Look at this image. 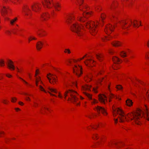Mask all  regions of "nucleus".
Wrapping results in <instances>:
<instances>
[{"instance_id":"603ef678","label":"nucleus","mask_w":149,"mask_h":149,"mask_svg":"<svg viewBox=\"0 0 149 149\" xmlns=\"http://www.w3.org/2000/svg\"><path fill=\"white\" fill-rule=\"evenodd\" d=\"M37 80V81L39 82V81H40V78H38L37 77L36 78V80Z\"/></svg>"},{"instance_id":"a19ab883","label":"nucleus","mask_w":149,"mask_h":149,"mask_svg":"<svg viewBox=\"0 0 149 149\" xmlns=\"http://www.w3.org/2000/svg\"><path fill=\"white\" fill-rule=\"evenodd\" d=\"M92 76L91 75H90L88 76V78L89 79L88 81H90L91 80Z\"/></svg>"},{"instance_id":"3c124183","label":"nucleus","mask_w":149,"mask_h":149,"mask_svg":"<svg viewBox=\"0 0 149 149\" xmlns=\"http://www.w3.org/2000/svg\"><path fill=\"white\" fill-rule=\"evenodd\" d=\"M48 93H49L50 94V95H52V96H55L56 97V95H54V94H52L51 93H50V91H48Z\"/></svg>"},{"instance_id":"dca6fc26","label":"nucleus","mask_w":149,"mask_h":149,"mask_svg":"<svg viewBox=\"0 0 149 149\" xmlns=\"http://www.w3.org/2000/svg\"><path fill=\"white\" fill-rule=\"evenodd\" d=\"M94 61L92 60V59H87L85 61H84V63L86 65H89L90 66H92V65H91L92 64Z\"/></svg>"},{"instance_id":"4c0bfd02","label":"nucleus","mask_w":149,"mask_h":149,"mask_svg":"<svg viewBox=\"0 0 149 149\" xmlns=\"http://www.w3.org/2000/svg\"><path fill=\"white\" fill-rule=\"evenodd\" d=\"M36 38L34 37H31L30 38H29L28 40L29 41H30L32 40H36Z\"/></svg>"},{"instance_id":"393cba45","label":"nucleus","mask_w":149,"mask_h":149,"mask_svg":"<svg viewBox=\"0 0 149 149\" xmlns=\"http://www.w3.org/2000/svg\"><path fill=\"white\" fill-rule=\"evenodd\" d=\"M112 60L114 63H117L120 61L119 59L116 57H113Z\"/></svg>"},{"instance_id":"49530a36","label":"nucleus","mask_w":149,"mask_h":149,"mask_svg":"<svg viewBox=\"0 0 149 149\" xmlns=\"http://www.w3.org/2000/svg\"><path fill=\"white\" fill-rule=\"evenodd\" d=\"M86 56V55H85V56H84L82 58H80V59H78V61H80L81 60H82V59H83Z\"/></svg>"},{"instance_id":"ea45409f","label":"nucleus","mask_w":149,"mask_h":149,"mask_svg":"<svg viewBox=\"0 0 149 149\" xmlns=\"http://www.w3.org/2000/svg\"><path fill=\"white\" fill-rule=\"evenodd\" d=\"M113 96V94L110 93L109 96V99H110V98H111ZM109 102H111V100H110V99H109Z\"/></svg>"},{"instance_id":"412c9836","label":"nucleus","mask_w":149,"mask_h":149,"mask_svg":"<svg viewBox=\"0 0 149 149\" xmlns=\"http://www.w3.org/2000/svg\"><path fill=\"white\" fill-rule=\"evenodd\" d=\"M145 113L146 115L147 119L149 121V110L146 106L145 107Z\"/></svg>"},{"instance_id":"7ed1b4c3","label":"nucleus","mask_w":149,"mask_h":149,"mask_svg":"<svg viewBox=\"0 0 149 149\" xmlns=\"http://www.w3.org/2000/svg\"><path fill=\"white\" fill-rule=\"evenodd\" d=\"M77 93L75 91L72 90H68L65 91L64 93L65 98L67 97H68V100H71L74 104H76L77 105L79 104V102H77L79 100L77 96Z\"/></svg>"},{"instance_id":"423d86ee","label":"nucleus","mask_w":149,"mask_h":149,"mask_svg":"<svg viewBox=\"0 0 149 149\" xmlns=\"http://www.w3.org/2000/svg\"><path fill=\"white\" fill-rule=\"evenodd\" d=\"M54 76H55V75L52 74L50 73H49L47 75V78L49 81V82L53 84H56L57 81L56 79L54 77H53Z\"/></svg>"},{"instance_id":"774afa93","label":"nucleus","mask_w":149,"mask_h":149,"mask_svg":"<svg viewBox=\"0 0 149 149\" xmlns=\"http://www.w3.org/2000/svg\"><path fill=\"white\" fill-rule=\"evenodd\" d=\"M17 71L18 72H19V70L17 68Z\"/></svg>"},{"instance_id":"bb28decb","label":"nucleus","mask_w":149,"mask_h":149,"mask_svg":"<svg viewBox=\"0 0 149 149\" xmlns=\"http://www.w3.org/2000/svg\"><path fill=\"white\" fill-rule=\"evenodd\" d=\"M48 90L51 92L54 93H57V91L56 89L53 88H50L49 87H48Z\"/></svg>"},{"instance_id":"f8f14e48","label":"nucleus","mask_w":149,"mask_h":149,"mask_svg":"<svg viewBox=\"0 0 149 149\" xmlns=\"http://www.w3.org/2000/svg\"><path fill=\"white\" fill-rule=\"evenodd\" d=\"M42 3L44 7L48 8H51L49 6L51 5V3L49 0H44L42 1Z\"/></svg>"},{"instance_id":"bf43d9fd","label":"nucleus","mask_w":149,"mask_h":149,"mask_svg":"<svg viewBox=\"0 0 149 149\" xmlns=\"http://www.w3.org/2000/svg\"><path fill=\"white\" fill-rule=\"evenodd\" d=\"M79 9H80V10H82L83 11H85L84 10H83V8H81V7H80L79 8Z\"/></svg>"},{"instance_id":"4468645a","label":"nucleus","mask_w":149,"mask_h":149,"mask_svg":"<svg viewBox=\"0 0 149 149\" xmlns=\"http://www.w3.org/2000/svg\"><path fill=\"white\" fill-rule=\"evenodd\" d=\"M7 64L8 67L10 69H15V66L13 64V62L11 61L10 60H8L7 63Z\"/></svg>"},{"instance_id":"9b49d317","label":"nucleus","mask_w":149,"mask_h":149,"mask_svg":"<svg viewBox=\"0 0 149 149\" xmlns=\"http://www.w3.org/2000/svg\"><path fill=\"white\" fill-rule=\"evenodd\" d=\"M98 97L99 100L102 103L105 104V101H107V97L104 95H99Z\"/></svg>"},{"instance_id":"052dcab7","label":"nucleus","mask_w":149,"mask_h":149,"mask_svg":"<svg viewBox=\"0 0 149 149\" xmlns=\"http://www.w3.org/2000/svg\"><path fill=\"white\" fill-rule=\"evenodd\" d=\"M147 44L148 47H149V40L148 41Z\"/></svg>"},{"instance_id":"a878e982","label":"nucleus","mask_w":149,"mask_h":149,"mask_svg":"<svg viewBox=\"0 0 149 149\" xmlns=\"http://www.w3.org/2000/svg\"><path fill=\"white\" fill-rule=\"evenodd\" d=\"M17 17H15L13 19L10 20V24L12 25H13L14 23L17 21Z\"/></svg>"},{"instance_id":"aec40b11","label":"nucleus","mask_w":149,"mask_h":149,"mask_svg":"<svg viewBox=\"0 0 149 149\" xmlns=\"http://www.w3.org/2000/svg\"><path fill=\"white\" fill-rule=\"evenodd\" d=\"M91 86H90L85 85L82 87V89L84 91H91Z\"/></svg>"},{"instance_id":"13d9d810","label":"nucleus","mask_w":149,"mask_h":149,"mask_svg":"<svg viewBox=\"0 0 149 149\" xmlns=\"http://www.w3.org/2000/svg\"><path fill=\"white\" fill-rule=\"evenodd\" d=\"M15 109L16 111L20 110V109H19V108H15Z\"/></svg>"},{"instance_id":"69168bd1","label":"nucleus","mask_w":149,"mask_h":149,"mask_svg":"<svg viewBox=\"0 0 149 149\" xmlns=\"http://www.w3.org/2000/svg\"><path fill=\"white\" fill-rule=\"evenodd\" d=\"M74 85L75 86H77V83L76 82L74 83Z\"/></svg>"},{"instance_id":"6e6d98bb","label":"nucleus","mask_w":149,"mask_h":149,"mask_svg":"<svg viewBox=\"0 0 149 149\" xmlns=\"http://www.w3.org/2000/svg\"><path fill=\"white\" fill-rule=\"evenodd\" d=\"M114 121H115V123H117V121H118V119H114Z\"/></svg>"},{"instance_id":"680f3d73","label":"nucleus","mask_w":149,"mask_h":149,"mask_svg":"<svg viewBox=\"0 0 149 149\" xmlns=\"http://www.w3.org/2000/svg\"><path fill=\"white\" fill-rule=\"evenodd\" d=\"M38 81H37V80H36V85L37 86H38Z\"/></svg>"},{"instance_id":"7c9ffc66","label":"nucleus","mask_w":149,"mask_h":149,"mask_svg":"<svg viewBox=\"0 0 149 149\" xmlns=\"http://www.w3.org/2000/svg\"><path fill=\"white\" fill-rule=\"evenodd\" d=\"M5 64L4 61L3 60H0V65L4 66Z\"/></svg>"},{"instance_id":"864d4df0","label":"nucleus","mask_w":149,"mask_h":149,"mask_svg":"<svg viewBox=\"0 0 149 149\" xmlns=\"http://www.w3.org/2000/svg\"><path fill=\"white\" fill-rule=\"evenodd\" d=\"M59 93V95H58V97H59L61 98H62V96L61 95L60 93Z\"/></svg>"},{"instance_id":"20e7f679","label":"nucleus","mask_w":149,"mask_h":149,"mask_svg":"<svg viewBox=\"0 0 149 149\" xmlns=\"http://www.w3.org/2000/svg\"><path fill=\"white\" fill-rule=\"evenodd\" d=\"M94 109L99 114L100 113V112L104 116L107 115V114L105 109L102 107L97 106L94 108Z\"/></svg>"},{"instance_id":"72a5a7b5","label":"nucleus","mask_w":149,"mask_h":149,"mask_svg":"<svg viewBox=\"0 0 149 149\" xmlns=\"http://www.w3.org/2000/svg\"><path fill=\"white\" fill-rule=\"evenodd\" d=\"M65 53L68 52V54H70L71 53V52L70 51V50L69 49H65L64 51Z\"/></svg>"},{"instance_id":"0eeeda50","label":"nucleus","mask_w":149,"mask_h":149,"mask_svg":"<svg viewBox=\"0 0 149 149\" xmlns=\"http://www.w3.org/2000/svg\"><path fill=\"white\" fill-rule=\"evenodd\" d=\"M40 4L37 3L32 4L31 6V7L32 10L36 12L39 11L40 9Z\"/></svg>"},{"instance_id":"f03ea898","label":"nucleus","mask_w":149,"mask_h":149,"mask_svg":"<svg viewBox=\"0 0 149 149\" xmlns=\"http://www.w3.org/2000/svg\"><path fill=\"white\" fill-rule=\"evenodd\" d=\"M113 115L114 117L118 113L119 116L118 117L120 121L122 122L125 119L128 121V118L131 120H134L136 123L138 125L140 124V120L142 118L143 115L144 113L140 109H138L136 112L128 113L127 116L125 115L123 111L119 108L115 109L113 107Z\"/></svg>"},{"instance_id":"6ab92c4d","label":"nucleus","mask_w":149,"mask_h":149,"mask_svg":"<svg viewBox=\"0 0 149 149\" xmlns=\"http://www.w3.org/2000/svg\"><path fill=\"white\" fill-rule=\"evenodd\" d=\"M43 45V43L41 41H38L36 44V46L37 49L40 50L42 48Z\"/></svg>"},{"instance_id":"338daca9","label":"nucleus","mask_w":149,"mask_h":149,"mask_svg":"<svg viewBox=\"0 0 149 149\" xmlns=\"http://www.w3.org/2000/svg\"><path fill=\"white\" fill-rule=\"evenodd\" d=\"M128 61V60L127 59H125V62H127Z\"/></svg>"},{"instance_id":"de8ad7c7","label":"nucleus","mask_w":149,"mask_h":149,"mask_svg":"<svg viewBox=\"0 0 149 149\" xmlns=\"http://www.w3.org/2000/svg\"><path fill=\"white\" fill-rule=\"evenodd\" d=\"M33 103L35 104L34 105V106L35 107H37V106H38V104L37 103H36V102H33Z\"/></svg>"},{"instance_id":"2f4dec72","label":"nucleus","mask_w":149,"mask_h":149,"mask_svg":"<svg viewBox=\"0 0 149 149\" xmlns=\"http://www.w3.org/2000/svg\"><path fill=\"white\" fill-rule=\"evenodd\" d=\"M77 1L79 6L81 5L83 1V0H77Z\"/></svg>"},{"instance_id":"5fc2aeb1","label":"nucleus","mask_w":149,"mask_h":149,"mask_svg":"<svg viewBox=\"0 0 149 149\" xmlns=\"http://www.w3.org/2000/svg\"><path fill=\"white\" fill-rule=\"evenodd\" d=\"M38 70H36V74H35V76H36L37 74H38Z\"/></svg>"},{"instance_id":"0e129e2a","label":"nucleus","mask_w":149,"mask_h":149,"mask_svg":"<svg viewBox=\"0 0 149 149\" xmlns=\"http://www.w3.org/2000/svg\"><path fill=\"white\" fill-rule=\"evenodd\" d=\"M24 95H28L26 93H24Z\"/></svg>"},{"instance_id":"f704fd0d","label":"nucleus","mask_w":149,"mask_h":149,"mask_svg":"<svg viewBox=\"0 0 149 149\" xmlns=\"http://www.w3.org/2000/svg\"><path fill=\"white\" fill-rule=\"evenodd\" d=\"M116 88L117 89L120 90L122 88V87L120 85H118L116 86Z\"/></svg>"},{"instance_id":"37998d69","label":"nucleus","mask_w":149,"mask_h":149,"mask_svg":"<svg viewBox=\"0 0 149 149\" xmlns=\"http://www.w3.org/2000/svg\"><path fill=\"white\" fill-rule=\"evenodd\" d=\"M83 8H84V9H86V10H88V8L86 5H85V6H83Z\"/></svg>"},{"instance_id":"ddd939ff","label":"nucleus","mask_w":149,"mask_h":149,"mask_svg":"<svg viewBox=\"0 0 149 149\" xmlns=\"http://www.w3.org/2000/svg\"><path fill=\"white\" fill-rule=\"evenodd\" d=\"M23 11L24 12L25 15H29L31 12V10L27 6H24L23 8Z\"/></svg>"},{"instance_id":"79ce46f5","label":"nucleus","mask_w":149,"mask_h":149,"mask_svg":"<svg viewBox=\"0 0 149 149\" xmlns=\"http://www.w3.org/2000/svg\"><path fill=\"white\" fill-rule=\"evenodd\" d=\"M6 33L9 35H10L11 34V32L10 31L8 30L6 31Z\"/></svg>"},{"instance_id":"f3484780","label":"nucleus","mask_w":149,"mask_h":149,"mask_svg":"<svg viewBox=\"0 0 149 149\" xmlns=\"http://www.w3.org/2000/svg\"><path fill=\"white\" fill-rule=\"evenodd\" d=\"M130 22L132 24H133V26L134 27L138 28L139 27V24L137 20H134L133 22L131 19H130Z\"/></svg>"},{"instance_id":"c85d7f7f","label":"nucleus","mask_w":149,"mask_h":149,"mask_svg":"<svg viewBox=\"0 0 149 149\" xmlns=\"http://www.w3.org/2000/svg\"><path fill=\"white\" fill-rule=\"evenodd\" d=\"M92 138L94 139H97L98 138V137L97 134H94L93 135Z\"/></svg>"},{"instance_id":"5701e85b","label":"nucleus","mask_w":149,"mask_h":149,"mask_svg":"<svg viewBox=\"0 0 149 149\" xmlns=\"http://www.w3.org/2000/svg\"><path fill=\"white\" fill-rule=\"evenodd\" d=\"M126 104L127 105L130 107L132 105L133 102L130 99H127L126 101Z\"/></svg>"},{"instance_id":"6e6552de","label":"nucleus","mask_w":149,"mask_h":149,"mask_svg":"<svg viewBox=\"0 0 149 149\" xmlns=\"http://www.w3.org/2000/svg\"><path fill=\"white\" fill-rule=\"evenodd\" d=\"M114 27V26H112L111 24H109L106 26L104 31L107 33L110 34L113 31Z\"/></svg>"},{"instance_id":"f257e3e1","label":"nucleus","mask_w":149,"mask_h":149,"mask_svg":"<svg viewBox=\"0 0 149 149\" xmlns=\"http://www.w3.org/2000/svg\"><path fill=\"white\" fill-rule=\"evenodd\" d=\"M92 12H84L83 13L84 17H80L79 18L78 20L80 21L84 22L82 24H79L77 23L71 24L72 20L74 19V16L68 15L66 18V22L70 26L71 30L75 33L77 35L80 37L82 36L84 34L82 30L84 29L83 25L88 29L89 32L93 35H95L97 32V26L98 22L95 24L93 21H85L84 17L88 18L92 15Z\"/></svg>"},{"instance_id":"2eb2a0df","label":"nucleus","mask_w":149,"mask_h":149,"mask_svg":"<svg viewBox=\"0 0 149 149\" xmlns=\"http://www.w3.org/2000/svg\"><path fill=\"white\" fill-rule=\"evenodd\" d=\"M8 9V7L3 6L1 8V13L2 15H4L7 13Z\"/></svg>"},{"instance_id":"c756f323","label":"nucleus","mask_w":149,"mask_h":149,"mask_svg":"<svg viewBox=\"0 0 149 149\" xmlns=\"http://www.w3.org/2000/svg\"><path fill=\"white\" fill-rule=\"evenodd\" d=\"M120 54L122 57H125L126 56V53L123 51L121 52Z\"/></svg>"},{"instance_id":"a211bd4d","label":"nucleus","mask_w":149,"mask_h":149,"mask_svg":"<svg viewBox=\"0 0 149 149\" xmlns=\"http://www.w3.org/2000/svg\"><path fill=\"white\" fill-rule=\"evenodd\" d=\"M41 17L42 19L44 20H46L47 18L49 17V15L48 13H45L42 15H41Z\"/></svg>"},{"instance_id":"8fccbe9b","label":"nucleus","mask_w":149,"mask_h":149,"mask_svg":"<svg viewBox=\"0 0 149 149\" xmlns=\"http://www.w3.org/2000/svg\"><path fill=\"white\" fill-rule=\"evenodd\" d=\"M19 104L21 105H23L24 104L23 103L21 102H19Z\"/></svg>"},{"instance_id":"58836bf2","label":"nucleus","mask_w":149,"mask_h":149,"mask_svg":"<svg viewBox=\"0 0 149 149\" xmlns=\"http://www.w3.org/2000/svg\"><path fill=\"white\" fill-rule=\"evenodd\" d=\"M106 16V15L104 14L102 15L101 16V18L102 19V20H103L105 18Z\"/></svg>"},{"instance_id":"09e8293b","label":"nucleus","mask_w":149,"mask_h":149,"mask_svg":"<svg viewBox=\"0 0 149 149\" xmlns=\"http://www.w3.org/2000/svg\"><path fill=\"white\" fill-rule=\"evenodd\" d=\"M105 40H109V39L107 38V37H105V39H102V40L104 41H105Z\"/></svg>"},{"instance_id":"39448f33","label":"nucleus","mask_w":149,"mask_h":149,"mask_svg":"<svg viewBox=\"0 0 149 149\" xmlns=\"http://www.w3.org/2000/svg\"><path fill=\"white\" fill-rule=\"evenodd\" d=\"M81 67L80 66L75 65L74 67L73 68V72L75 73L78 76H79L82 74L81 71Z\"/></svg>"},{"instance_id":"a18cd8bd","label":"nucleus","mask_w":149,"mask_h":149,"mask_svg":"<svg viewBox=\"0 0 149 149\" xmlns=\"http://www.w3.org/2000/svg\"><path fill=\"white\" fill-rule=\"evenodd\" d=\"M25 98L26 100L27 101H28V100L30 101L31 100L30 98L29 97H25Z\"/></svg>"},{"instance_id":"1a4fd4ad","label":"nucleus","mask_w":149,"mask_h":149,"mask_svg":"<svg viewBox=\"0 0 149 149\" xmlns=\"http://www.w3.org/2000/svg\"><path fill=\"white\" fill-rule=\"evenodd\" d=\"M83 93L87 96L90 100H92L91 102L92 104H95V103H98V102L96 100L94 99H93L92 98V95H91L86 92H84Z\"/></svg>"},{"instance_id":"c03bdc74","label":"nucleus","mask_w":149,"mask_h":149,"mask_svg":"<svg viewBox=\"0 0 149 149\" xmlns=\"http://www.w3.org/2000/svg\"><path fill=\"white\" fill-rule=\"evenodd\" d=\"M19 79H21L22 81L24 82V83H25L26 84H28V83L27 82H26V81L24 80V79H22V78H21V77H19Z\"/></svg>"},{"instance_id":"cd10ccee","label":"nucleus","mask_w":149,"mask_h":149,"mask_svg":"<svg viewBox=\"0 0 149 149\" xmlns=\"http://www.w3.org/2000/svg\"><path fill=\"white\" fill-rule=\"evenodd\" d=\"M96 57L99 60L101 61L102 59V56L101 54H97Z\"/></svg>"},{"instance_id":"e2e57ef3","label":"nucleus","mask_w":149,"mask_h":149,"mask_svg":"<svg viewBox=\"0 0 149 149\" xmlns=\"http://www.w3.org/2000/svg\"><path fill=\"white\" fill-rule=\"evenodd\" d=\"M6 101L5 100H3V102L4 104H6V102H5Z\"/></svg>"},{"instance_id":"9d476101","label":"nucleus","mask_w":149,"mask_h":149,"mask_svg":"<svg viewBox=\"0 0 149 149\" xmlns=\"http://www.w3.org/2000/svg\"><path fill=\"white\" fill-rule=\"evenodd\" d=\"M129 22H130V23L129 24V25L128 26H125V25L127 24V23L125 22V20H123L121 22L120 21L119 22L120 24L121 27L123 29H125L128 28L130 26L131 24H132L133 25V24H132L130 22V20H129Z\"/></svg>"},{"instance_id":"4d7b16f0","label":"nucleus","mask_w":149,"mask_h":149,"mask_svg":"<svg viewBox=\"0 0 149 149\" xmlns=\"http://www.w3.org/2000/svg\"><path fill=\"white\" fill-rule=\"evenodd\" d=\"M6 76L8 77H11L12 76L10 75H8V74H6Z\"/></svg>"},{"instance_id":"c9c22d12","label":"nucleus","mask_w":149,"mask_h":149,"mask_svg":"<svg viewBox=\"0 0 149 149\" xmlns=\"http://www.w3.org/2000/svg\"><path fill=\"white\" fill-rule=\"evenodd\" d=\"M17 100V98L15 97H12V98L11 102H16Z\"/></svg>"},{"instance_id":"b1692460","label":"nucleus","mask_w":149,"mask_h":149,"mask_svg":"<svg viewBox=\"0 0 149 149\" xmlns=\"http://www.w3.org/2000/svg\"><path fill=\"white\" fill-rule=\"evenodd\" d=\"M56 10L59 11L61 7V5L58 3H57L53 6Z\"/></svg>"},{"instance_id":"e433bc0d","label":"nucleus","mask_w":149,"mask_h":149,"mask_svg":"<svg viewBox=\"0 0 149 149\" xmlns=\"http://www.w3.org/2000/svg\"><path fill=\"white\" fill-rule=\"evenodd\" d=\"M92 90L95 93H97V88H92Z\"/></svg>"},{"instance_id":"4be33fe9","label":"nucleus","mask_w":149,"mask_h":149,"mask_svg":"<svg viewBox=\"0 0 149 149\" xmlns=\"http://www.w3.org/2000/svg\"><path fill=\"white\" fill-rule=\"evenodd\" d=\"M111 44L114 47H118L121 45V44L118 41H115L111 43Z\"/></svg>"},{"instance_id":"473e14b6","label":"nucleus","mask_w":149,"mask_h":149,"mask_svg":"<svg viewBox=\"0 0 149 149\" xmlns=\"http://www.w3.org/2000/svg\"><path fill=\"white\" fill-rule=\"evenodd\" d=\"M39 88H40V90L41 91H44L45 93H46L47 92L45 90H44V89L43 88V87H42L41 86H39Z\"/></svg>"}]
</instances>
